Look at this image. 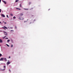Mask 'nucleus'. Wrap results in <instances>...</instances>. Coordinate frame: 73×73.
Returning a JSON list of instances; mask_svg holds the SVG:
<instances>
[{
    "instance_id": "e433bc0d",
    "label": "nucleus",
    "mask_w": 73,
    "mask_h": 73,
    "mask_svg": "<svg viewBox=\"0 0 73 73\" xmlns=\"http://www.w3.org/2000/svg\"><path fill=\"white\" fill-rule=\"evenodd\" d=\"M0 23H1V22H0Z\"/></svg>"
},
{
    "instance_id": "72a5a7b5",
    "label": "nucleus",
    "mask_w": 73,
    "mask_h": 73,
    "mask_svg": "<svg viewBox=\"0 0 73 73\" xmlns=\"http://www.w3.org/2000/svg\"><path fill=\"white\" fill-rule=\"evenodd\" d=\"M50 10V9H48L49 10Z\"/></svg>"
},
{
    "instance_id": "6e6552de",
    "label": "nucleus",
    "mask_w": 73,
    "mask_h": 73,
    "mask_svg": "<svg viewBox=\"0 0 73 73\" xmlns=\"http://www.w3.org/2000/svg\"><path fill=\"white\" fill-rule=\"evenodd\" d=\"M23 14L22 13H21V14H20V16H23Z\"/></svg>"
},
{
    "instance_id": "7c9ffc66",
    "label": "nucleus",
    "mask_w": 73,
    "mask_h": 73,
    "mask_svg": "<svg viewBox=\"0 0 73 73\" xmlns=\"http://www.w3.org/2000/svg\"><path fill=\"white\" fill-rule=\"evenodd\" d=\"M11 31H13V30H11Z\"/></svg>"
},
{
    "instance_id": "dca6fc26",
    "label": "nucleus",
    "mask_w": 73,
    "mask_h": 73,
    "mask_svg": "<svg viewBox=\"0 0 73 73\" xmlns=\"http://www.w3.org/2000/svg\"><path fill=\"white\" fill-rule=\"evenodd\" d=\"M6 45L7 46H9V45H8V44H6Z\"/></svg>"
},
{
    "instance_id": "0eeeda50",
    "label": "nucleus",
    "mask_w": 73,
    "mask_h": 73,
    "mask_svg": "<svg viewBox=\"0 0 73 73\" xmlns=\"http://www.w3.org/2000/svg\"><path fill=\"white\" fill-rule=\"evenodd\" d=\"M0 42H1H1H3V41L2 40H1L0 39Z\"/></svg>"
},
{
    "instance_id": "cd10ccee",
    "label": "nucleus",
    "mask_w": 73,
    "mask_h": 73,
    "mask_svg": "<svg viewBox=\"0 0 73 73\" xmlns=\"http://www.w3.org/2000/svg\"><path fill=\"white\" fill-rule=\"evenodd\" d=\"M1 9H0V13H1Z\"/></svg>"
},
{
    "instance_id": "f03ea898",
    "label": "nucleus",
    "mask_w": 73,
    "mask_h": 73,
    "mask_svg": "<svg viewBox=\"0 0 73 73\" xmlns=\"http://www.w3.org/2000/svg\"><path fill=\"white\" fill-rule=\"evenodd\" d=\"M19 20H24V18H22L21 17H19Z\"/></svg>"
},
{
    "instance_id": "393cba45",
    "label": "nucleus",
    "mask_w": 73,
    "mask_h": 73,
    "mask_svg": "<svg viewBox=\"0 0 73 73\" xmlns=\"http://www.w3.org/2000/svg\"><path fill=\"white\" fill-rule=\"evenodd\" d=\"M10 28H11V29H12V28H13V27H10Z\"/></svg>"
},
{
    "instance_id": "c85d7f7f",
    "label": "nucleus",
    "mask_w": 73,
    "mask_h": 73,
    "mask_svg": "<svg viewBox=\"0 0 73 73\" xmlns=\"http://www.w3.org/2000/svg\"><path fill=\"white\" fill-rule=\"evenodd\" d=\"M11 58V57L9 56V58Z\"/></svg>"
},
{
    "instance_id": "39448f33",
    "label": "nucleus",
    "mask_w": 73,
    "mask_h": 73,
    "mask_svg": "<svg viewBox=\"0 0 73 73\" xmlns=\"http://www.w3.org/2000/svg\"><path fill=\"white\" fill-rule=\"evenodd\" d=\"M1 15L2 16V17H5V15H4L2 14Z\"/></svg>"
},
{
    "instance_id": "9b49d317",
    "label": "nucleus",
    "mask_w": 73,
    "mask_h": 73,
    "mask_svg": "<svg viewBox=\"0 0 73 73\" xmlns=\"http://www.w3.org/2000/svg\"><path fill=\"white\" fill-rule=\"evenodd\" d=\"M10 64V62H7V64H8V65H9V64Z\"/></svg>"
},
{
    "instance_id": "2f4dec72",
    "label": "nucleus",
    "mask_w": 73,
    "mask_h": 73,
    "mask_svg": "<svg viewBox=\"0 0 73 73\" xmlns=\"http://www.w3.org/2000/svg\"><path fill=\"white\" fill-rule=\"evenodd\" d=\"M32 23L31 22L30 23V24H31Z\"/></svg>"
},
{
    "instance_id": "6ab92c4d",
    "label": "nucleus",
    "mask_w": 73,
    "mask_h": 73,
    "mask_svg": "<svg viewBox=\"0 0 73 73\" xmlns=\"http://www.w3.org/2000/svg\"><path fill=\"white\" fill-rule=\"evenodd\" d=\"M1 56H2V54H1V53H0V57H1Z\"/></svg>"
},
{
    "instance_id": "b1692460",
    "label": "nucleus",
    "mask_w": 73,
    "mask_h": 73,
    "mask_svg": "<svg viewBox=\"0 0 73 73\" xmlns=\"http://www.w3.org/2000/svg\"><path fill=\"white\" fill-rule=\"evenodd\" d=\"M13 46V45L12 44L11 45V47H12Z\"/></svg>"
},
{
    "instance_id": "20e7f679",
    "label": "nucleus",
    "mask_w": 73,
    "mask_h": 73,
    "mask_svg": "<svg viewBox=\"0 0 73 73\" xmlns=\"http://www.w3.org/2000/svg\"><path fill=\"white\" fill-rule=\"evenodd\" d=\"M4 58H2L0 59V61H3Z\"/></svg>"
},
{
    "instance_id": "f257e3e1",
    "label": "nucleus",
    "mask_w": 73,
    "mask_h": 73,
    "mask_svg": "<svg viewBox=\"0 0 73 73\" xmlns=\"http://www.w3.org/2000/svg\"><path fill=\"white\" fill-rule=\"evenodd\" d=\"M2 28L5 29V30H6V29H8V28L6 27H5V26H4Z\"/></svg>"
},
{
    "instance_id": "c9c22d12",
    "label": "nucleus",
    "mask_w": 73,
    "mask_h": 73,
    "mask_svg": "<svg viewBox=\"0 0 73 73\" xmlns=\"http://www.w3.org/2000/svg\"><path fill=\"white\" fill-rule=\"evenodd\" d=\"M5 70V69H4V70Z\"/></svg>"
},
{
    "instance_id": "473e14b6",
    "label": "nucleus",
    "mask_w": 73,
    "mask_h": 73,
    "mask_svg": "<svg viewBox=\"0 0 73 73\" xmlns=\"http://www.w3.org/2000/svg\"><path fill=\"white\" fill-rule=\"evenodd\" d=\"M1 3V0H0V3Z\"/></svg>"
},
{
    "instance_id": "bb28decb",
    "label": "nucleus",
    "mask_w": 73,
    "mask_h": 73,
    "mask_svg": "<svg viewBox=\"0 0 73 73\" xmlns=\"http://www.w3.org/2000/svg\"><path fill=\"white\" fill-rule=\"evenodd\" d=\"M31 4V3L30 2L29 3V4Z\"/></svg>"
},
{
    "instance_id": "412c9836",
    "label": "nucleus",
    "mask_w": 73,
    "mask_h": 73,
    "mask_svg": "<svg viewBox=\"0 0 73 73\" xmlns=\"http://www.w3.org/2000/svg\"><path fill=\"white\" fill-rule=\"evenodd\" d=\"M3 68H5V66H3Z\"/></svg>"
},
{
    "instance_id": "4468645a",
    "label": "nucleus",
    "mask_w": 73,
    "mask_h": 73,
    "mask_svg": "<svg viewBox=\"0 0 73 73\" xmlns=\"http://www.w3.org/2000/svg\"><path fill=\"white\" fill-rule=\"evenodd\" d=\"M25 9V10H28V9Z\"/></svg>"
},
{
    "instance_id": "c756f323",
    "label": "nucleus",
    "mask_w": 73,
    "mask_h": 73,
    "mask_svg": "<svg viewBox=\"0 0 73 73\" xmlns=\"http://www.w3.org/2000/svg\"><path fill=\"white\" fill-rule=\"evenodd\" d=\"M8 39V38H6V39Z\"/></svg>"
},
{
    "instance_id": "f3484780",
    "label": "nucleus",
    "mask_w": 73,
    "mask_h": 73,
    "mask_svg": "<svg viewBox=\"0 0 73 73\" xmlns=\"http://www.w3.org/2000/svg\"><path fill=\"white\" fill-rule=\"evenodd\" d=\"M10 15L11 16H13V14H10Z\"/></svg>"
},
{
    "instance_id": "1a4fd4ad",
    "label": "nucleus",
    "mask_w": 73,
    "mask_h": 73,
    "mask_svg": "<svg viewBox=\"0 0 73 73\" xmlns=\"http://www.w3.org/2000/svg\"><path fill=\"white\" fill-rule=\"evenodd\" d=\"M16 9L17 10H21V9H19V8H16Z\"/></svg>"
},
{
    "instance_id": "4be33fe9",
    "label": "nucleus",
    "mask_w": 73,
    "mask_h": 73,
    "mask_svg": "<svg viewBox=\"0 0 73 73\" xmlns=\"http://www.w3.org/2000/svg\"><path fill=\"white\" fill-rule=\"evenodd\" d=\"M7 17L8 18V15H7Z\"/></svg>"
},
{
    "instance_id": "423d86ee",
    "label": "nucleus",
    "mask_w": 73,
    "mask_h": 73,
    "mask_svg": "<svg viewBox=\"0 0 73 73\" xmlns=\"http://www.w3.org/2000/svg\"><path fill=\"white\" fill-rule=\"evenodd\" d=\"M3 59L5 61H7V58H3Z\"/></svg>"
},
{
    "instance_id": "7ed1b4c3",
    "label": "nucleus",
    "mask_w": 73,
    "mask_h": 73,
    "mask_svg": "<svg viewBox=\"0 0 73 73\" xmlns=\"http://www.w3.org/2000/svg\"><path fill=\"white\" fill-rule=\"evenodd\" d=\"M3 33L5 35H7V33H6L5 32L3 31Z\"/></svg>"
},
{
    "instance_id": "5701e85b",
    "label": "nucleus",
    "mask_w": 73,
    "mask_h": 73,
    "mask_svg": "<svg viewBox=\"0 0 73 73\" xmlns=\"http://www.w3.org/2000/svg\"><path fill=\"white\" fill-rule=\"evenodd\" d=\"M15 29H16L17 28V27H16V26H15Z\"/></svg>"
},
{
    "instance_id": "f8f14e48",
    "label": "nucleus",
    "mask_w": 73,
    "mask_h": 73,
    "mask_svg": "<svg viewBox=\"0 0 73 73\" xmlns=\"http://www.w3.org/2000/svg\"><path fill=\"white\" fill-rule=\"evenodd\" d=\"M7 37V36H5L4 37H3V39H4V38H5V37Z\"/></svg>"
},
{
    "instance_id": "2eb2a0df",
    "label": "nucleus",
    "mask_w": 73,
    "mask_h": 73,
    "mask_svg": "<svg viewBox=\"0 0 73 73\" xmlns=\"http://www.w3.org/2000/svg\"><path fill=\"white\" fill-rule=\"evenodd\" d=\"M9 41H10L9 40H8L7 41V42H9Z\"/></svg>"
},
{
    "instance_id": "a878e982",
    "label": "nucleus",
    "mask_w": 73,
    "mask_h": 73,
    "mask_svg": "<svg viewBox=\"0 0 73 73\" xmlns=\"http://www.w3.org/2000/svg\"><path fill=\"white\" fill-rule=\"evenodd\" d=\"M4 24H7V23H6V22H5V23H4Z\"/></svg>"
},
{
    "instance_id": "f704fd0d",
    "label": "nucleus",
    "mask_w": 73,
    "mask_h": 73,
    "mask_svg": "<svg viewBox=\"0 0 73 73\" xmlns=\"http://www.w3.org/2000/svg\"><path fill=\"white\" fill-rule=\"evenodd\" d=\"M25 21H24V22L25 23Z\"/></svg>"
},
{
    "instance_id": "aec40b11",
    "label": "nucleus",
    "mask_w": 73,
    "mask_h": 73,
    "mask_svg": "<svg viewBox=\"0 0 73 73\" xmlns=\"http://www.w3.org/2000/svg\"><path fill=\"white\" fill-rule=\"evenodd\" d=\"M13 19H15L16 18V17H15V16H14L13 17Z\"/></svg>"
},
{
    "instance_id": "9d476101",
    "label": "nucleus",
    "mask_w": 73,
    "mask_h": 73,
    "mask_svg": "<svg viewBox=\"0 0 73 73\" xmlns=\"http://www.w3.org/2000/svg\"><path fill=\"white\" fill-rule=\"evenodd\" d=\"M3 3H5V4H6V1H3Z\"/></svg>"
},
{
    "instance_id": "ddd939ff",
    "label": "nucleus",
    "mask_w": 73,
    "mask_h": 73,
    "mask_svg": "<svg viewBox=\"0 0 73 73\" xmlns=\"http://www.w3.org/2000/svg\"><path fill=\"white\" fill-rule=\"evenodd\" d=\"M18 1H19V0H16V1H15V2H18Z\"/></svg>"
},
{
    "instance_id": "a211bd4d",
    "label": "nucleus",
    "mask_w": 73,
    "mask_h": 73,
    "mask_svg": "<svg viewBox=\"0 0 73 73\" xmlns=\"http://www.w3.org/2000/svg\"><path fill=\"white\" fill-rule=\"evenodd\" d=\"M20 7H21V4H20L19 6Z\"/></svg>"
}]
</instances>
